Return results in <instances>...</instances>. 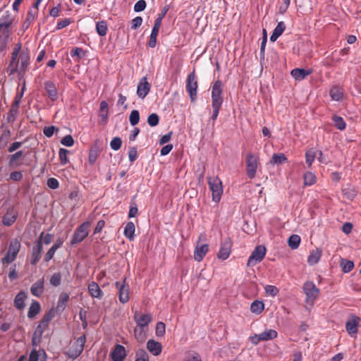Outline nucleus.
Instances as JSON below:
<instances>
[{
  "instance_id": "1",
  "label": "nucleus",
  "mask_w": 361,
  "mask_h": 361,
  "mask_svg": "<svg viewBox=\"0 0 361 361\" xmlns=\"http://www.w3.org/2000/svg\"><path fill=\"white\" fill-rule=\"evenodd\" d=\"M223 83L220 80H217L213 83L212 87V119L214 122L218 117L219 110L223 104Z\"/></svg>"
},
{
  "instance_id": "2",
  "label": "nucleus",
  "mask_w": 361,
  "mask_h": 361,
  "mask_svg": "<svg viewBox=\"0 0 361 361\" xmlns=\"http://www.w3.org/2000/svg\"><path fill=\"white\" fill-rule=\"evenodd\" d=\"M302 290L305 295V302L313 306L318 298L320 290L312 281H306L302 286Z\"/></svg>"
},
{
  "instance_id": "3",
  "label": "nucleus",
  "mask_w": 361,
  "mask_h": 361,
  "mask_svg": "<svg viewBox=\"0 0 361 361\" xmlns=\"http://www.w3.org/2000/svg\"><path fill=\"white\" fill-rule=\"evenodd\" d=\"M208 185L212 193L213 201L218 202L220 201L223 193L222 182L218 176H209L207 178Z\"/></svg>"
},
{
  "instance_id": "4",
  "label": "nucleus",
  "mask_w": 361,
  "mask_h": 361,
  "mask_svg": "<svg viewBox=\"0 0 361 361\" xmlns=\"http://www.w3.org/2000/svg\"><path fill=\"white\" fill-rule=\"evenodd\" d=\"M246 173L249 178L252 179L255 177L259 164V157L257 155L249 152L246 155Z\"/></svg>"
},
{
  "instance_id": "5",
  "label": "nucleus",
  "mask_w": 361,
  "mask_h": 361,
  "mask_svg": "<svg viewBox=\"0 0 361 361\" xmlns=\"http://www.w3.org/2000/svg\"><path fill=\"white\" fill-rule=\"evenodd\" d=\"M86 341L85 335L80 336L69 348L67 355L70 358H77L83 351L84 345Z\"/></svg>"
},
{
  "instance_id": "6",
  "label": "nucleus",
  "mask_w": 361,
  "mask_h": 361,
  "mask_svg": "<svg viewBox=\"0 0 361 361\" xmlns=\"http://www.w3.org/2000/svg\"><path fill=\"white\" fill-rule=\"evenodd\" d=\"M90 226L89 221H85L79 226L74 232L71 244L75 245L82 242L88 235Z\"/></svg>"
},
{
  "instance_id": "7",
  "label": "nucleus",
  "mask_w": 361,
  "mask_h": 361,
  "mask_svg": "<svg viewBox=\"0 0 361 361\" xmlns=\"http://www.w3.org/2000/svg\"><path fill=\"white\" fill-rule=\"evenodd\" d=\"M197 77L193 71L188 75L185 85L186 91L188 92L192 102H195L197 99Z\"/></svg>"
},
{
  "instance_id": "8",
  "label": "nucleus",
  "mask_w": 361,
  "mask_h": 361,
  "mask_svg": "<svg viewBox=\"0 0 361 361\" xmlns=\"http://www.w3.org/2000/svg\"><path fill=\"white\" fill-rule=\"evenodd\" d=\"M267 249L263 245L257 246L248 258L247 265L253 267L263 260L266 255Z\"/></svg>"
},
{
  "instance_id": "9",
  "label": "nucleus",
  "mask_w": 361,
  "mask_h": 361,
  "mask_svg": "<svg viewBox=\"0 0 361 361\" xmlns=\"http://www.w3.org/2000/svg\"><path fill=\"white\" fill-rule=\"evenodd\" d=\"M115 286L118 289V294L119 301L121 303H126L129 300L130 288L129 285L126 283V279H124L122 282L116 281Z\"/></svg>"
},
{
  "instance_id": "10",
  "label": "nucleus",
  "mask_w": 361,
  "mask_h": 361,
  "mask_svg": "<svg viewBox=\"0 0 361 361\" xmlns=\"http://www.w3.org/2000/svg\"><path fill=\"white\" fill-rule=\"evenodd\" d=\"M360 322V318L356 315L352 314L345 323V329L350 336H356L357 333V326Z\"/></svg>"
},
{
  "instance_id": "11",
  "label": "nucleus",
  "mask_w": 361,
  "mask_h": 361,
  "mask_svg": "<svg viewBox=\"0 0 361 361\" xmlns=\"http://www.w3.org/2000/svg\"><path fill=\"white\" fill-rule=\"evenodd\" d=\"M42 235H44L43 232L41 233L36 245L32 247L30 261V263L32 265H35L41 258V255L43 250Z\"/></svg>"
},
{
  "instance_id": "12",
  "label": "nucleus",
  "mask_w": 361,
  "mask_h": 361,
  "mask_svg": "<svg viewBox=\"0 0 361 361\" xmlns=\"http://www.w3.org/2000/svg\"><path fill=\"white\" fill-rule=\"evenodd\" d=\"M232 242L229 238H225L221 243L219 251L217 254L218 258L225 260L228 258L231 250Z\"/></svg>"
},
{
  "instance_id": "13",
  "label": "nucleus",
  "mask_w": 361,
  "mask_h": 361,
  "mask_svg": "<svg viewBox=\"0 0 361 361\" xmlns=\"http://www.w3.org/2000/svg\"><path fill=\"white\" fill-rule=\"evenodd\" d=\"M133 318L139 327L147 328L152 321L151 314H142L138 311H135Z\"/></svg>"
},
{
  "instance_id": "14",
  "label": "nucleus",
  "mask_w": 361,
  "mask_h": 361,
  "mask_svg": "<svg viewBox=\"0 0 361 361\" xmlns=\"http://www.w3.org/2000/svg\"><path fill=\"white\" fill-rule=\"evenodd\" d=\"M22 94L16 95L13 102L11 109L7 114L6 121L8 123H13L16 120L17 114H18V109L20 102V99L22 97Z\"/></svg>"
},
{
  "instance_id": "15",
  "label": "nucleus",
  "mask_w": 361,
  "mask_h": 361,
  "mask_svg": "<svg viewBox=\"0 0 361 361\" xmlns=\"http://www.w3.org/2000/svg\"><path fill=\"white\" fill-rule=\"evenodd\" d=\"M151 88L150 84L147 82L146 76L142 77L137 85V94L141 98L144 99L149 92Z\"/></svg>"
},
{
  "instance_id": "16",
  "label": "nucleus",
  "mask_w": 361,
  "mask_h": 361,
  "mask_svg": "<svg viewBox=\"0 0 361 361\" xmlns=\"http://www.w3.org/2000/svg\"><path fill=\"white\" fill-rule=\"evenodd\" d=\"M44 87L50 100H51L52 102H55L58 99V90L56 89L55 84L52 81H45L44 83Z\"/></svg>"
},
{
  "instance_id": "17",
  "label": "nucleus",
  "mask_w": 361,
  "mask_h": 361,
  "mask_svg": "<svg viewBox=\"0 0 361 361\" xmlns=\"http://www.w3.org/2000/svg\"><path fill=\"white\" fill-rule=\"evenodd\" d=\"M209 252V245L208 244H202L199 245L197 243L194 250V259L197 262H201L207 253Z\"/></svg>"
},
{
  "instance_id": "18",
  "label": "nucleus",
  "mask_w": 361,
  "mask_h": 361,
  "mask_svg": "<svg viewBox=\"0 0 361 361\" xmlns=\"http://www.w3.org/2000/svg\"><path fill=\"white\" fill-rule=\"evenodd\" d=\"M11 131L8 127L1 125V131L0 133V149H4L11 140Z\"/></svg>"
},
{
  "instance_id": "19",
  "label": "nucleus",
  "mask_w": 361,
  "mask_h": 361,
  "mask_svg": "<svg viewBox=\"0 0 361 361\" xmlns=\"http://www.w3.org/2000/svg\"><path fill=\"white\" fill-rule=\"evenodd\" d=\"M17 216L18 212L15 209H8L2 218V224L4 226H10L16 221Z\"/></svg>"
},
{
  "instance_id": "20",
  "label": "nucleus",
  "mask_w": 361,
  "mask_h": 361,
  "mask_svg": "<svg viewBox=\"0 0 361 361\" xmlns=\"http://www.w3.org/2000/svg\"><path fill=\"white\" fill-rule=\"evenodd\" d=\"M126 349L124 346L117 344L111 353V357L113 361H123L126 357Z\"/></svg>"
},
{
  "instance_id": "21",
  "label": "nucleus",
  "mask_w": 361,
  "mask_h": 361,
  "mask_svg": "<svg viewBox=\"0 0 361 361\" xmlns=\"http://www.w3.org/2000/svg\"><path fill=\"white\" fill-rule=\"evenodd\" d=\"M23 155L22 150L16 151L15 153L11 154L8 157V166L11 168L18 167L22 165L20 158Z\"/></svg>"
},
{
  "instance_id": "22",
  "label": "nucleus",
  "mask_w": 361,
  "mask_h": 361,
  "mask_svg": "<svg viewBox=\"0 0 361 361\" xmlns=\"http://www.w3.org/2000/svg\"><path fill=\"white\" fill-rule=\"evenodd\" d=\"M161 24H160V18L156 19L154 22V25L153 26L149 40L148 42L149 47L154 48L155 47L157 44V37L158 36L159 30L160 28Z\"/></svg>"
},
{
  "instance_id": "23",
  "label": "nucleus",
  "mask_w": 361,
  "mask_h": 361,
  "mask_svg": "<svg viewBox=\"0 0 361 361\" xmlns=\"http://www.w3.org/2000/svg\"><path fill=\"white\" fill-rule=\"evenodd\" d=\"M147 348L153 355L158 356L161 353L162 345L161 343L149 339L147 343Z\"/></svg>"
},
{
  "instance_id": "24",
  "label": "nucleus",
  "mask_w": 361,
  "mask_h": 361,
  "mask_svg": "<svg viewBox=\"0 0 361 361\" xmlns=\"http://www.w3.org/2000/svg\"><path fill=\"white\" fill-rule=\"evenodd\" d=\"M44 281L43 278L37 280L30 288L31 293L36 297H40L44 293Z\"/></svg>"
},
{
  "instance_id": "25",
  "label": "nucleus",
  "mask_w": 361,
  "mask_h": 361,
  "mask_svg": "<svg viewBox=\"0 0 361 361\" xmlns=\"http://www.w3.org/2000/svg\"><path fill=\"white\" fill-rule=\"evenodd\" d=\"M311 70H305L303 68H294L291 71L290 75L293 78H295L296 80H304L307 76L310 75L312 73Z\"/></svg>"
},
{
  "instance_id": "26",
  "label": "nucleus",
  "mask_w": 361,
  "mask_h": 361,
  "mask_svg": "<svg viewBox=\"0 0 361 361\" xmlns=\"http://www.w3.org/2000/svg\"><path fill=\"white\" fill-rule=\"evenodd\" d=\"M27 297V295L25 292L20 291L15 297L13 301L14 307L19 310H23L25 306V300Z\"/></svg>"
},
{
  "instance_id": "27",
  "label": "nucleus",
  "mask_w": 361,
  "mask_h": 361,
  "mask_svg": "<svg viewBox=\"0 0 361 361\" xmlns=\"http://www.w3.org/2000/svg\"><path fill=\"white\" fill-rule=\"evenodd\" d=\"M322 251L319 248H316L312 250L307 257V263L309 265L312 266L317 264L322 257Z\"/></svg>"
},
{
  "instance_id": "28",
  "label": "nucleus",
  "mask_w": 361,
  "mask_h": 361,
  "mask_svg": "<svg viewBox=\"0 0 361 361\" xmlns=\"http://www.w3.org/2000/svg\"><path fill=\"white\" fill-rule=\"evenodd\" d=\"M29 65V56L27 54H22L20 55V66H18V75L23 76L25 71H27V66Z\"/></svg>"
},
{
  "instance_id": "29",
  "label": "nucleus",
  "mask_w": 361,
  "mask_h": 361,
  "mask_svg": "<svg viewBox=\"0 0 361 361\" xmlns=\"http://www.w3.org/2000/svg\"><path fill=\"white\" fill-rule=\"evenodd\" d=\"M285 30V23L283 21L278 23L270 37V40L271 42H275L282 35Z\"/></svg>"
},
{
  "instance_id": "30",
  "label": "nucleus",
  "mask_w": 361,
  "mask_h": 361,
  "mask_svg": "<svg viewBox=\"0 0 361 361\" xmlns=\"http://www.w3.org/2000/svg\"><path fill=\"white\" fill-rule=\"evenodd\" d=\"M88 292L93 298H101L102 292L98 284L94 281L88 285Z\"/></svg>"
},
{
  "instance_id": "31",
  "label": "nucleus",
  "mask_w": 361,
  "mask_h": 361,
  "mask_svg": "<svg viewBox=\"0 0 361 361\" xmlns=\"http://www.w3.org/2000/svg\"><path fill=\"white\" fill-rule=\"evenodd\" d=\"M20 247L21 245L20 241L18 239H13L11 240L9 243L8 252H10L12 256L16 258L20 251Z\"/></svg>"
},
{
  "instance_id": "32",
  "label": "nucleus",
  "mask_w": 361,
  "mask_h": 361,
  "mask_svg": "<svg viewBox=\"0 0 361 361\" xmlns=\"http://www.w3.org/2000/svg\"><path fill=\"white\" fill-rule=\"evenodd\" d=\"M40 310L41 306L39 302L36 300L32 301L29 307L27 317L30 319L34 318L37 314L39 313Z\"/></svg>"
},
{
  "instance_id": "33",
  "label": "nucleus",
  "mask_w": 361,
  "mask_h": 361,
  "mask_svg": "<svg viewBox=\"0 0 361 361\" xmlns=\"http://www.w3.org/2000/svg\"><path fill=\"white\" fill-rule=\"evenodd\" d=\"M69 300V295L66 293H61L59 295L58 302H57V306L56 308L58 310L63 311L66 305L67 302Z\"/></svg>"
},
{
  "instance_id": "34",
  "label": "nucleus",
  "mask_w": 361,
  "mask_h": 361,
  "mask_svg": "<svg viewBox=\"0 0 361 361\" xmlns=\"http://www.w3.org/2000/svg\"><path fill=\"white\" fill-rule=\"evenodd\" d=\"M259 339H261L262 341H265L276 338L278 336V333L274 329H268L259 334Z\"/></svg>"
},
{
  "instance_id": "35",
  "label": "nucleus",
  "mask_w": 361,
  "mask_h": 361,
  "mask_svg": "<svg viewBox=\"0 0 361 361\" xmlns=\"http://www.w3.org/2000/svg\"><path fill=\"white\" fill-rule=\"evenodd\" d=\"M135 228L133 222L130 221L128 222L124 228L123 234L124 235L128 238L130 240H132L134 238Z\"/></svg>"
},
{
  "instance_id": "36",
  "label": "nucleus",
  "mask_w": 361,
  "mask_h": 361,
  "mask_svg": "<svg viewBox=\"0 0 361 361\" xmlns=\"http://www.w3.org/2000/svg\"><path fill=\"white\" fill-rule=\"evenodd\" d=\"M134 336L138 342H144L147 338L146 330L144 327L136 326L134 329Z\"/></svg>"
},
{
  "instance_id": "37",
  "label": "nucleus",
  "mask_w": 361,
  "mask_h": 361,
  "mask_svg": "<svg viewBox=\"0 0 361 361\" xmlns=\"http://www.w3.org/2000/svg\"><path fill=\"white\" fill-rule=\"evenodd\" d=\"M304 185L311 186L314 185L317 181V177L312 172L307 171L303 175Z\"/></svg>"
},
{
  "instance_id": "38",
  "label": "nucleus",
  "mask_w": 361,
  "mask_h": 361,
  "mask_svg": "<svg viewBox=\"0 0 361 361\" xmlns=\"http://www.w3.org/2000/svg\"><path fill=\"white\" fill-rule=\"evenodd\" d=\"M301 238L300 235L296 234L291 235L288 240V246L293 249H297L300 244Z\"/></svg>"
},
{
  "instance_id": "39",
  "label": "nucleus",
  "mask_w": 361,
  "mask_h": 361,
  "mask_svg": "<svg viewBox=\"0 0 361 361\" xmlns=\"http://www.w3.org/2000/svg\"><path fill=\"white\" fill-rule=\"evenodd\" d=\"M108 104L105 101H102L100 103L99 106V116L102 118V121L104 123H106L108 118Z\"/></svg>"
},
{
  "instance_id": "40",
  "label": "nucleus",
  "mask_w": 361,
  "mask_h": 361,
  "mask_svg": "<svg viewBox=\"0 0 361 361\" xmlns=\"http://www.w3.org/2000/svg\"><path fill=\"white\" fill-rule=\"evenodd\" d=\"M108 30L107 23L104 20H101L96 24V31L99 36L104 37L106 35Z\"/></svg>"
},
{
  "instance_id": "41",
  "label": "nucleus",
  "mask_w": 361,
  "mask_h": 361,
  "mask_svg": "<svg viewBox=\"0 0 361 361\" xmlns=\"http://www.w3.org/2000/svg\"><path fill=\"white\" fill-rule=\"evenodd\" d=\"M62 280V274L61 272L57 271L54 273L50 279H49V283L53 287H58L61 285Z\"/></svg>"
},
{
  "instance_id": "42",
  "label": "nucleus",
  "mask_w": 361,
  "mask_h": 361,
  "mask_svg": "<svg viewBox=\"0 0 361 361\" xmlns=\"http://www.w3.org/2000/svg\"><path fill=\"white\" fill-rule=\"evenodd\" d=\"M13 21V18L9 14L3 16L1 18V22H0V31L2 29L8 28L11 25Z\"/></svg>"
},
{
  "instance_id": "43",
  "label": "nucleus",
  "mask_w": 361,
  "mask_h": 361,
  "mask_svg": "<svg viewBox=\"0 0 361 361\" xmlns=\"http://www.w3.org/2000/svg\"><path fill=\"white\" fill-rule=\"evenodd\" d=\"M264 309V305L262 302L259 300H255L252 302L250 306V310L252 313L260 314Z\"/></svg>"
},
{
  "instance_id": "44",
  "label": "nucleus",
  "mask_w": 361,
  "mask_h": 361,
  "mask_svg": "<svg viewBox=\"0 0 361 361\" xmlns=\"http://www.w3.org/2000/svg\"><path fill=\"white\" fill-rule=\"evenodd\" d=\"M332 121H334L336 128L340 130H343L346 127V123L341 116L334 115L332 116Z\"/></svg>"
},
{
  "instance_id": "45",
  "label": "nucleus",
  "mask_w": 361,
  "mask_h": 361,
  "mask_svg": "<svg viewBox=\"0 0 361 361\" xmlns=\"http://www.w3.org/2000/svg\"><path fill=\"white\" fill-rule=\"evenodd\" d=\"M343 95V90L340 87H334L330 90V96L333 100L339 101L342 99Z\"/></svg>"
},
{
  "instance_id": "46",
  "label": "nucleus",
  "mask_w": 361,
  "mask_h": 361,
  "mask_svg": "<svg viewBox=\"0 0 361 361\" xmlns=\"http://www.w3.org/2000/svg\"><path fill=\"white\" fill-rule=\"evenodd\" d=\"M183 361H202L200 355L195 351H188L185 353Z\"/></svg>"
},
{
  "instance_id": "47",
  "label": "nucleus",
  "mask_w": 361,
  "mask_h": 361,
  "mask_svg": "<svg viewBox=\"0 0 361 361\" xmlns=\"http://www.w3.org/2000/svg\"><path fill=\"white\" fill-rule=\"evenodd\" d=\"M71 57H76L75 59V61H79L80 59L85 57V51L80 47H74L70 53Z\"/></svg>"
},
{
  "instance_id": "48",
  "label": "nucleus",
  "mask_w": 361,
  "mask_h": 361,
  "mask_svg": "<svg viewBox=\"0 0 361 361\" xmlns=\"http://www.w3.org/2000/svg\"><path fill=\"white\" fill-rule=\"evenodd\" d=\"M287 161V157L283 153L274 154L270 163L271 164H281Z\"/></svg>"
},
{
  "instance_id": "49",
  "label": "nucleus",
  "mask_w": 361,
  "mask_h": 361,
  "mask_svg": "<svg viewBox=\"0 0 361 361\" xmlns=\"http://www.w3.org/2000/svg\"><path fill=\"white\" fill-rule=\"evenodd\" d=\"M69 154V151L64 148H61L59 151V157L60 160V164L61 165H66L68 162V154Z\"/></svg>"
},
{
  "instance_id": "50",
  "label": "nucleus",
  "mask_w": 361,
  "mask_h": 361,
  "mask_svg": "<svg viewBox=\"0 0 361 361\" xmlns=\"http://www.w3.org/2000/svg\"><path fill=\"white\" fill-rule=\"evenodd\" d=\"M129 121L132 126H135L139 123L140 113L137 110H133L129 116Z\"/></svg>"
},
{
  "instance_id": "51",
  "label": "nucleus",
  "mask_w": 361,
  "mask_h": 361,
  "mask_svg": "<svg viewBox=\"0 0 361 361\" xmlns=\"http://www.w3.org/2000/svg\"><path fill=\"white\" fill-rule=\"evenodd\" d=\"M342 270L345 273L350 272L354 267V264L352 261L342 259L341 262Z\"/></svg>"
},
{
  "instance_id": "52",
  "label": "nucleus",
  "mask_w": 361,
  "mask_h": 361,
  "mask_svg": "<svg viewBox=\"0 0 361 361\" xmlns=\"http://www.w3.org/2000/svg\"><path fill=\"white\" fill-rule=\"evenodd\" d=\"M18 71V61L17 60L11 59L9 65L7 68V72L9 75H13Z\"/></svg>"
},
{
  "instance_id": "53",
  "label": "nucleus",
  "mask_w": 361,
  "mask_h": 361,
  "mask_svg": "<svg viewBox=\"0 0 361 361\" xmlns=\"http://www.w3.org/2000/svg\"><path fill=\"white\" fill-rule=\"evenodd\" d=\"M159 117L157 114L153 113V114H151L149 115V116L147 118V123L150 126H152V127L157 126L159 124Z\"/></svg>"
},
{
  "instance_id": "54",
  "label": "nucleus",
  "mask_w": 361,
  "mask_h": 361,
  "mask_svg": "<svg viewBox=\"0 0 361 361\" xmlns=\"http://www.w3.org/2000/svg\"><path fill=\"white\" fill-rule=\"evenodd\" d=\"M98 157V151L96 147H92L89 152L88 161L90 164H94Z\"/></svg>"
},
{
  "instance_id": "55",
  "label": "nucleus",
  "mask_w": 361,
  "mask_h": 361,
  "mask_svg": "<svg viewBox=\"0 0 361 361\" xmlns=\"http://www.w3.org/2000/svg\"><path fill=\"white\" fill-rule=\"evenodd\" d=\"M264 290L267 294L270 296L275 297L279 292L277 287L271 285H267L264 287Z\"/></svg>"
},
{
  "instance_id": "56",
  "label": "nucleus",
  "mask_w": 361,
  "mask_h": 361,
  "mask_svg": "<svg viewBox=\"0 0 361 361\" xmlns=\"http://www.w3.org/2000/svg\"><path fill=\"white\" fill-rule=\"evenodd\" d=\"M121 145H122V140L118 137H114L110 142V147L114 150L119 149L121 147Z\"/></svg>"
},
{
  "instance_id": "57",
  "label": "nucleus",
  "mask_w": 361,
  "mask_h": 361,
  "mask_svg": "<svg viewBox=\"0 0 361 361\" xmlns=\"http://www.w3.org/2000/svg\"><path fill=\"white\" fill-rule=\"evenodd\" d=\"M61 144L66 147H72L74 144V140L71 135H68L61 140Z\"/></svg>"
},
{
  "instance_id": "58",
  "label": "nucleus",
  "mask_w": 361,
  "mask_h": 361,
  "mask_svg": "<svg viewBox=\"0 0 361 361\" xmlns=\"http://www.w3.org/2000/svg\"><path fill=\"white\" fill-rule=\"evenodd\" d=\"M166 326L164 323L159 322L156 325V334L157 336H163L165 334Z\"/></svg>"
},
{
  "instance_id": "59",
  "label": "nucleus",
  "mask_w": 361,
  "mask_h": 361,
  "mask_svg": "<svg viewBox=\"0 0 361 361\" xmlns=\"http://www.w3.org/2000/svg\"><path fill=\"white\" fill-rule=\"evenodd\" d=\"M315 156V152L312 150H309L305 153L306 163L308 164L309 166H312V163L314 161Z\"/></svg>"
},
{
  "instance_id": "60",
  "label": "nucleus",
  "mask_w": 361,
  "mask_h": 361,
  "mask_svg": "<svg viewBox=\"0 0 361 361\" xmlns=\"http://www.w3.org/2000/svg\"><path fill=\"white\" fill-rule=\"evenodd\" d=\"M37 13V11H33V9L29 10L26 16L25 23L30 25L34 21Z\"/></svg>"
},
{
  "instance_id": "61",
  "label": "nucleus",
  "mask_w": 361,
  "mask_h": 361,
  "mask_svg": "<svg viewBox=\"0 0 361 361\" xmlns=\"http://www.w3.org/2000/svg\"><path fill=\"white\" fill-rule=\"evenodd\" d=\"M147 4L145 0H139L134 6V11L135 12H141L146 8Z\"/></svg>"
},
{
  "instance_id": "62",
  "label": "nucleus",
  "mask_w": 361,
  "mask_h": 361,
  "mask_svg": "<svg viewBox=\"0 0 361 361\" xmlns=\"http://www.w3.org/2000/svg\"><path fill=\"white\" fill-rule=\"evenodd\" d=\"M16 258L11 255L10 252L7 251L5 256L1 259V264L3 265L8 264L12 263Z\"/></svg>"
},
{
  "instance_id": "63",
  "label": "nucleus",
  "mask_w": 361,
  "mask_h": 361,
  "mask_svg": "<svg viewBox=\"0 0 361 361\" xmlns=\"http://www.w3.org/2000/svg\"><path fill=\"white\" fill-rule=\"evenodd\" d=\"M55 130H58V129L55 126H47L44 127V128L43 129V133L46 137H51L54 135Z\"/></svg>"
},
{
  "instance_id": "64",
  "label": "nucleus",
  "mask_w": 361,
  "mask_h": 361,
  "mask_svg": "<svg viewBox=\"0 0 361 361\" xmlns=\"http://www.w3.org/2000/svg\"><path fill=\"white\" fill-rule=\"evenodd\" d=\"M142 23V18L140 16H137L133 18L131 21V29L136 30L137 29Z\"/></svg>"
}]
</instances>
